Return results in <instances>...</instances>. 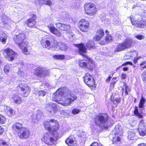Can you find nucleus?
<instances>
[{
    "instance_id": "61",
    "label": "nucleus",
    "mask_w": 146,
    "mask_h": 146,
    "mask_svg": "<svg viewBox=\"0 0 146 146\" xmlns=\"http://www.w3.org/2000/svg\"><path fill=\"white\" fill-rule=\"evenodd\" d=\"M137 146H146V144L145 143H142L138 144Z\"/></svg>"
},
{
    "instance_id": "21",
    "label": "nucleus",
    "mask_w": 146,
    "mask_h": 146,
    "mask_svg": "<svg viewBox=\"0 0 146 146\" xmlns=\"http://www.w3.org/2000/svg\"><path fill=\"white\" fill-rule=\"evenodd\" d=\"M36 15H35L33 14L32 18L28 19L26 22V23L28 27L32 28L33 26H34L36 24Z\"/></svg>"
},
{
    "instance_id": "3",
    "label": "nucleus",
    "mask_w": 146,
    "mask_h": 146,
    "mask_svg": "<svg viewBox=\"0 0 146 146\" xmlns=\"http://www.w3.org/2000/svg\"><path fill=\"white\" fill-rule=\"evenodd\" d=\"M58 132L55 133L49 131L46 133L44 135L42 141L46 144L51 145L54 144L56 139H57L59 136Z\"/></svg>"
},
{
    "instance_id": "15",
    "label": "nucleus",
    "mask_w": 146,
    "mask_h": 146,
    "mask_svg": "<svg viewBox=\"0 0 146 146\" xmlns=\"http://www.w3.org/2000/svg\"><path fill=\"white\" fill-rule=\"evenodd\" d=\"M84 79L85 83L89 86H93L95 84L93 78L88 73L86 74L84 77Z\"/></svg>"
},
{
    "instance_id": "33",
    "label": "nucleus",
    "mask_w": 146,
    "mask_h": 146,
    "mask_svg": "<svg viewBox=\"0 0 146 146\" xmlns=\"http://www.w3.org/2000/svg\"><path fill=\"white\" fill-rule=\"evenodd\" d=\"M79 28L80 30L82 32L87 31L88 30L89 26L87 25L79 24Z\"/></svg>"
},
{
    "instance_id": "19",
    "label": "nucleus",
    "mask_w": 146,
    "mask_h": 146,
    "mask_svg": "<svg viewBox=\"0 0 146 146\" xmlns=\"http://www.w3.org/2000/svg\"><path fill=\"white\" fill-rule=\"evenodd\" d=\"M47 27L49 30L53 34L59 37L61 35V34L57 29L54 27V25L52 23H50L48 25Z\"/></svg>"
},
{
    "instance_id": "46",
    "label": "nucleus",
    "mask_w": 146,
    "mask_h": 146,
    "mask_svg": "<svg viewBox=\"0 0 146 146\" xmlns=\"http://www.w3.org/2000/svg\"><path fill=\"white\" fill-rule=\"evenodd\" d=\"M141 56L137 57H135L133 59V62L134 64H136L138 62V61L141 58Z\"/></svg>"
},
{
    "instance_id": "13",
    "label": "nucleus",
    "mask_w": 146,
    "mask_h": 146,
    "mask_svg": "<svg viewBox=\"0 0 146 146\" xmlns=\"http://www.w3.org/2000/svg\"><path fill=\"white\" fill-rule=\"evenodd\" d=\"M30 133L29 130L25 127L22 128L18 132V136L21 139H27L29 136Z\"/></svg>"
},
{
    "instance_id": "54",
    "label": "nucleus",
    "mask_w": 146,
    "mask_h": 146,
    "mask_svg": "<svg viewBox=\"0 0 146 146\" xmlns=\"http://www.w3.org/2000/svg\"><path fill=\"white\" fill-rule=\"evenodd\" d=\"M117 82V81L111 82L110 85V87L111 88H113L115 87V85Z\"/></svg>"
},
{
    "instance_id": "37",
    "label": "nucleus",
    "mask_w": 146,
    "mask_h": 146,
    "mask_svg": "<svg viewBox=\"0 0 146 146\" xmlns=\"http://www.w3.org/2000/svg\"><path fill=\"white\" fill-rule=\"evenodd\" d=\"M54 59L57 60L63 59L65 58V56L64 55H57L53 56Z\"/></svg>"
},
{
    "instance_id": "16",
    "label": "nucleus",
    "mask_w": 146,
    "mask_h": 146,
    "mask_svg": "<svg viewBox=\"0 0 146 146\" xmlns=\"http://www.w3.org/2000/svg\"><path fill=\"white\" fill-rule=\"evenodd\" d=\"M3 54L6 58H10L11 61L13 60L15 58V55L14 52L9 48L6 49L4 50Z\"/></svg>"
},
{
    "instance_id": "5",
    "label": "nucleus",
    "mask_w": 146,
    "mask_h": 146,
    "mask_svg": "<svg viewBox=\"0 0 146 146\" xmlns=\"http://www.w3.org/2000/svg\"><path fill=\"white\" fill-rule=\"evenodd\" d=\"M135 43L132 39H126L122 42L118 44L115 49L114 52H119L130 48Z\"/></svg>"
},
{
    "instance_id": "29",
    "label": "nucleus",
    "mask_w": 146,
    "mask_h": 146,
    "mask_svg": "<svg viewBox=\"0 0 146 146\" xmlns=\"http://www.w3.org/2000/svg\"><path fill=\"white\" fill-rule=\"evenodd\" d=\"M7 113L10 117L12 115L15 114V112L14 110L11 108L8 107L7 108Z\"/></svg>"
},
{
    "instance_id": "41",
    "label": "nucleus",
    "mask_w": 146,
    "mask_h": 146,
    "mask_svg": "<svg viewBox=\"0 0 146 146\" xmlns=\"http://www.w3.org/2000/svg\"><path fill=\"white\" fill-rule=\"evenodd\" d=\"M6 121L5 117L1 115H0V123H4Z\"/></svg>"
},
{
    "instance_id": "7",
    "label": "nucleus",
    "mask_w": 146,
    "mask_h": 146,
    "mask_svg": "<svg viewBox=\"0 0 146 146\" xmlns=\"http://www.w3.org/2000/svg\"><path fill=\"white\" fill-rule=\"evenodd\" d=\"M44 126L45 128L49 131L55 133L57 132V130L59 127L58 122L54 119H51L50 121L45 122Z\"/></svg>"
},
{
    "instance_id": "63",
    "label": "nucleus",
    "mask_w": 146,
    "mask_h": 146,
    "mask_svg": "<svg viewBox=\"0 0 146 146\" xmlns=\"http://www.w3.org/2000/svg\"><path fill=\"white\" fill-rule=\"evenodd\" d=\"M111 78V76H109L106 80L107 82H110V80Z\"/></svg>"
},
{
    "instance_id": "10",
    "label": "nucleus",
    "mask_w": 146,
    "mask_h": 146,
    "mask_svg": "<svg viewBox=\"0 0 146 146\" xmlns=\"http://www.w3.org/2000/svg\"><path fill=\"white\" fill-rule=\"evenodd\" d=\"M109 116L107 113L101 114V127L102 129H107L108 128V121Z\"/></svg>"
},
{
    "instance_id": "35",
    "label": "nucleus",
    "mask_w": 146,
    "mask_h": 146,
    "mask_svg": "<svg viewBox=\"0 0 146 146\" xmlns=\"http://www.w3.org/2000/svg\"><path fill=\"white\" fill-rule=\"evenodd\" d=\"M121 100V98L119 97L112 100V102L113 104L115 105V107H117V104L120 102Z\"/></svg>"
},
{
    "instance_id": "20",
    "label": "nucleus",
    "mask_w": 146,
    "mask_h": 146,
    "mask_svg": "<svg viewBox=\"0 0 146 146\" xmlns=\"http://www.w3.org/2000/svg\"><path fill=\"white\" fill-rule=\"evenodd\" d=\"M66 143L69 146H76V141L73 135H70L66 140Z\"/></svg>"
},
{
    "instance_id": "23",
    "label": "nucleus",
    "mask_w": 146,
    "mask_h": 146,
    "mask_svg": "<svg viewBox=\"0 0 146 146\" xmlns=\"http://www.w3.org/2000/svg\"><path fill=\"white\" fill-rule=\"evenodd\" d=\"M13 130L16 132L20 131L22 128H23L22 127V125L19 123H16L12 126Z\"/></svg>"
},
{
    "instance_id": "51",
    "label": "nucleus",
    "mask_w": 146,
    "mask_h": 146,
    "mask_svg": "<svg viewBox=\"0 0 146 146\" xmlns=\"http://www.w3.org/2000/svg\"><path fill=\"white\" fill-rule=\"evenodd\" d=\"M43 3L49 5H50L52 4L51 1L49 0H44Z\"/></svg>"
},
{
    "instance_id": "17",
    "label": "nucleus",
    "mask_w": 146,
    "mask_h": 146,
    "mask_svg": "<svg viewBox=\"0 0 146 146\" xmlns=\"http://www.w3.org/2000/svg\"><path fill=\"white\" fill-rule=\"evenodd\" d=\"M130 20L132 24L139 28H143L146 26V21H143L142 22L138 21L132 19L130 17Z\"/></svg>"
},
{
    "instance_id": "31",
    "label": "nucleus",
    "mask_w": 146,
    "mask_h": 146,
    "mask_svg": "<svg viewBox=\"0 0 146 146\" xmlns=\"http://www.w3.org/2000/svg\"><path fill=\"white\" fill-rule=\"evenodd\" d=\"M146 101L145 99L142 96L140 99V101L138 105V108H143L144 107V104Z\"/></svg>"
},
{
    "instance_id": "27",
    "label": "nucleus",
    "mask_w": 146,
    "mask_h": 146,
    "mask_svg": "<svg viewBox=\"0 0 146 146\" xmlns=\"http://www.w3.org/2000/svg\"><path fill=\"white\" fill-rule=\"evenodd\" d=\"M133 113L135 115L137 116L139 118H142L143 117V115L139 111L138 108L136 106H135L134 107Z\"/></svg>"
},
{
    "instance_id": "56",
    "label": "nucleus",
    "mask_w": 146,
    "mask_h": 146,
    "mask_svg": "<svg viewBox=\"0 0 146 146\" xmlns=\"http://www.w3.org/2000/svg\"><path fill=\"white\" fill-rule=\"evenodd\" d=\"M56 27L57 28H60V29L61 30V29L62 28V27H63V24H62L60 23H56Z\"/></svg>"
},
{
    "instance_id": "34",
    "label": "nucleus",
    "mask_w": 146,
    "mask_h": 146,
    "mask_svg": "<svg viewBox=\"0 0 146 146\" xmlns=\"http://www.w3.org/2000/svg\"><path fill=\"white\" fill-rule=\"evenodd\" d=\"M70 29V26L69 25L63 24V27L61 29V30L66 31L67 32H69Z\"/></svg>"
},
{
    "instance_id": "55",
    "label": "nucleus",
    "mask_w": 146,
    "mask_h": 146,
    "mask_svg": "<svg viewBox=\"0 0 146 146\" xmlns=\"http://www.w3.org/2000/svg\"><path fill=\"white\" fill-rule=\"evenodd\" d=\"M100 33L99 32L98 34H97V35L96 36L95 40L96 41L99 40L100 39Z\"/></svg>"
},
{
    "instance_id": "60",
    "label": "nucleus",
    "mask_w": 146,
    "mask_h": 146,
    "mask_svg": "<svg viewBox=\"0 0 146 146\" xmlns=\"http://www.w3.org/2000/svg\"><path fill=\"white\" fill-rule=\"evenodd\" d=\"M104 35V33L103 31L101 29V39L103 37V36Z\"/></svg>"
},
{
    "instance_id": "6",
    "label": "nucleus",
    "mask_w": 146,
    "mask_h": 146,
    "mask_svg": "<svg viewBox=\"0 0 146 146\" xmlns=\"http://www.w3.org/2000/svg\"><path fill=\"white\" fill-rule=\"evenodd\" d=\"M26 38L25 35L23 33H19L18 34L15 35L13 37L14 41L21 49L27 44V42L25 41Z\"/></svg>"
},
{
    "instance_id": "52",
    "label": "nucleus",
    "mask_w": 146,
    "mask_h": 146,
    "mask_svg": "<svg viewBox=\"0 0 146 146\" xmlns=\"http://www.w3.org/2000/svg\"><path fill=\"white\" fill-rule=\"evenodd\" d=\"M24 46L23 49V53L26 54H29V52H28V49L27 47Z\"/></svg>"
},
{
    "instance_id": "36",
    "label": "nucleus",
    "mask_w": 146,
    "mask_h": 146,
    "mask_svg": "<svg viewBox=\"0 0 146 146\" xmlns=\"http://www.w3.org/2000/svg\"><path fill=\"white\" fill-rule=\"evenodd\" d=\"M86 45L89 48H92L94 46V43L93 41L90 40L87 42Z\"/></svg>"
},
{
    "instance_id": "28",
    "label": "nucleus",
    "mask_w": 146,
    "mask_h": 146,
    "mask_svg": "<svg viewBox=\"0 0 146 146\" xmlns=\"http://www.w3.org/2000/svg\"><path fill=\"white\" fill-rule=\"evenodd\" d=\"M127 138L129 140H135L137 138V136L134 132H129L128 133Z\"/></svg>"
},
{
    "instance_id": "59",
    "label": "nucleus",
    "mask_w": 146,
    "mask_h": 146,
    "mask_svg": "<svg viewBox=\"0 0 146 146\" xmlns=\"http://www.w3.org/2000/svg\"><path fill=\"white\" fill-rule=\"evenodd\" d=\"M90 146H99V145L98 143L96 142L93 143Z\"/></svg>"
},
{
    "instance_id": "38",
    "label": "nucleus",
    "mask_w": 146,
    "mask_h": 146,
    "mask_svg": "<svg viewBox=\"0 0 146 146\" xmlns=\"http://www.w3.org/2000/svg\"><path fill=\"white\" fill-rule=\"evenodd\" d=\"M79 24H81L84 25H87L89 26V23L88 21L86 20L85 19H82L79 22Z\"/></svg>"
},
{
    "instance_id": "50",
    "label": "nucleus",
    "mask_w": 146,
    "mask_h": 146,
    "mask_svg": "<svg viewBox=\"0 0 146 146\" xmlns=\"http://www.w3.org/2000/svg\"><path fill=\"white\" fill-rule=\"evenodd\" d=\"M124 86L125 87V92L126 95H127L128 94V87L126 83L125 82L123 84Z\"/></svg>"
},
{
    "instance_id": "22",
    "label": "nucleus",
    "mask_w": 146,
    "mask_h": 146,
    "mask_svg": "<svg viewBox=\"0 0 146 146\" xmlns=\"http://www.w3.org/2000/svg\"><path fill=\"white\" fill-rule=\"evenodd\" d=\"M11 98L13 102L17 104H20L22 102V100L21 97L19 96L14 95L12 96Z\"/></svg>"
},
{
    "instance_id": "4",
    "label": "nucleus",
    "mask_w": 146,
    "mask_h": 146,
    "mask_svg": "<svg viewBox=\"0 0 146 146\" xmlns=\"http://www.w3.org/2000/svg\"><path fill=\"white\" fill-rule=\"evenodd\" d=\"M57 41L54 38L49 36L43 37L41 41V44L45 48L50 49V48L55 47L56 45Z\"/></svg>"
},
{
    "instance_id": "64",
    "label": "nucleus",
    "mask_w": 146,
    "mask_h": 146,
    "mask_svg": "<svg viewBox=\"0 0 146 146\" xmlns=\"http://www.w3.org/2000/svg\"><path fill=\"white\" fill-rule=\"evenodd\" d=\"M129 69V68L128 67H124L123 68V71H127Z\"/></svg>"
},
{
    "instance_id": "32",
    "label": "nucleus",
    "mask_w": 146,
    "mask_h": 146,
    "mask_svg": "<svg viewBox=\"0 0 146 146\" xmlns=\"http://www.w3.org/2000/svg\"><path fill=\"white\" fill-rule=\"evenodd\" d=\"M42 113H38L36 115L35 114H33L31 116V118L33 120L35 119L38 120L41 118V117L42 116Z\"/></svg>"
},
{
    "instance_id": "49",
    "label": "nucleus",
    "mask_w": 146,
    "mask_h": 146,
    "mask_svg": "<svg viewBox=\"0 0 146 146\" xmlns=\"http://www.w3.org/2000/svg\"><path fill=\"white\" fill-rule=\"evenodd\" d=\"M66 35L70 40H72L73 39V35L72 33H70V32H68Z\"/></svg>"
},
{
    "instance_id": "58",
    "label": "nucleus",
    "mask_w": 146,
    "mask_h": 146,
    "mask_svg": "<svg viewBox=\"0 0 146 146\" xmlns=\"http://www.w3.org/2000/svg\"><path fill=\"white\" fill-rule=\"evenodd\" d=\"M4 128L1 126H0V135H1L4 132Z\"/></svg>"
},
{
    "instance_id": "2",
    "label": "nucleus",
    "mask_w": 146,
    "mask_h": 146,
    "mask_svg": "<svg viewBox=\"0 0 146 146\" xmlns=\"http://www.w3.org/2000/svg\"><path fill=\"white\" fill-rule=\"evenodd\" d=\"M77 47L79 49V53L81 55L83 56L86 59L80 60L79 64L81 67H86L90 71L93 70V68L91 65L93 64V61L90 58H88L84 54L87 51V49L85 45L81 43L77 45Z\"/></svg>"
},
{
    "instance_id": "62",
    "label": "nucleus",
    "mask_w": 146,
    "mask_h": 146,
    "mask_svg": "<svg viewBox=\"0 0 146 146\" xmlns=\"http://www.w3.org/2000/svg\"><path fill=\"white\" fill-rule=\"evenodd\" d=\"M146 64L145 61H143L140 63L139 64V65L140 66H141L145 65Z\"/></svg>"
},
{
    "instance_id": "26",
    "label": "nucleus",
    "mask_w": 146,
    "mask_h": 146,
    "mask_svg": "<svg viewBox=\"0 0 146 146\" xmlns=\"http://www.w3.org/2000/svg\"><path fill=\"white\" fill-rule=\"evenodd\" d=\"M7 39V35L4 32L0 31V41L3 44H5Z\"/></svg>"
},
{
    "instance_id": "47",
    "label": "nucleus",
    "mask_w": 146,
    "mask_h": 146,
    "mask_svg": "<svg viewBox=\"0 0 146 146\" xmlns=\"http://www.w3.org/2000/svg\"><path fill=\"white\" fill-rule=\"evenodd\" d=\"M135 37L137 39L140 40L145 38V36H144L140 35H139L135 36Z\"/></svg>"
},
{
    "instance_id": "43",
    "label": "nucleus",
    "mask_w": 146,
    "mask_h": 146,
    "mask_svg": "<svg viewBox=\"0 0 146 146\" xmlns=\"http://www.w3.org/2000/svg\"><path fill=\"white\" fill-rule=\"evenodd\" d=\"M60 114L64 117H67L68 116V114L64 110H62L60 111Z\"/></svg>"
},
{
    "instance_id": "30",
    "label": "nucleus",
    "mask_w": 146,
    "mask_h": 146,
    "mask_svg": "<svg viewBox=\"0 0 146 146\" xmlns=\"http://www.w3.org/2000/svg\"><path fill=\"white\" fill-rule=\"evenodd\" d=\"M146 101L145 99L142 96L140 99V101L138 105V108H143L144 107V104Z\"/></svg>"
},
{
    "instance_id": "14",
    "label": "nucleus",
    "mask_w": 146,
    "mask_h": 146,
    "mask_svg": "<svg viewBox=\"0 0 146 146\" xmlns=\"http://www.w3.org/2000/svg\"><path fill=\"white\" fill-rule=\"evenodd\" d=\"M137 129L141 136H143L146 135V127L143 120H141L139 122Z\"/></svg>"
},
{
    "instance_id": "9",
    "label": "nucleus",
    "mask_w": 146,
    "mask_h": 146,
    "mask_svg": "<svg viewBox=\"0 0 146 146\" xmlns=\"http://www.w3.org/2000/svg\"><path fill=\"white\" fill-rule=\"evenodd\" d=\"M85 13L91 16L94 15L96 13V10L95 5L91 3H87L84 5Z\"/></svg>"
},
{
    "instance_id": "44",
    "label": "nucleus",
    "mask_w": 146,
    "mask_h": 146,
    "mask_svg": "<svg viewBox=\"0 0 146 146\" xmlns=\"http://www.w3.org/2000/svg\"><path fill=\"white\" fill-rule=\"evenodd\" d=\"M46 92L43 90H40L38 92V94L39 96H44L46 94Z\"/></svg>"
},
{
    "instance_id": "8",
    "label": "nucleus",
    "mask_w": 146,
    "mask_h": 146,
    "mask_svg": "<svg viewBox=\"0 0 146 146\" xmlns=\"http://www.w3.org/2000/svg\"><path fill=\"white\" fill-rule=\"evenodd\" d=\"M16 89L18 90H20L22 96L25 97H27L31 91L30 87L25 84H19L16 87Z\"/></svg>"
},
{
    "instance_id": "11",
    "label": "nucleus",
    "mask_w": 146,
    "mask_h": 146,
    "mask_svg": "<svg viewBox=\"0 0 146 146\" xmlns=\"http://www.w3.org/2000/svg\"><path fill=\"white\" fill-rule=\"evenodd\" d=\"M57 106L56 104L53 103H48L46 105V110L50 113V114H55L57 110Z\"/></svg>"
},
{
    "instance_id": "24",
    "label": "nucleus",
    "mask_w": 146,
    "mask_h": 146,
    "mask_svg": "<svg viewBox=\"0 0 146 146\" xmlns=\"http://www.w3.org/2000/svg\"><path fill=\"white\" fill-rule=\"evenodd\" d=\"M121 138L119 135L118 133L115 134L112 140L113 144L120 143L121 142Z\"/></svg>"
},
{
    "instance_id": "42",
    "label": "nucleus",
    "mask_w": 146,
    "mask_h": 146,
    "mask_svg": "<svg viewBox=\"0 0 146 146\" xmlns=\"http://www.w3.org/2000/svg\"><path fill=\"white\" fill-rule=\"evenodd\" d=\"M18 73V75L21 76H24L25 75V73L21 68L19 69Z\"/></svg>"
},
{
    "instance_id": "25",
    "label": "nucleus",
    "mask_w": 146,
    "mask_h": 146,
    "mask_svg": "<svg viewBox=\"0 0 146 146\" xmlns=\"http://www.w3.org/2000/svg\"><path fill=\"white\" fill-rule=\"evenodd\" d=\"M56 43L55 47H57L58 46L60 50L64 51H65L67 49L68 47L66 44L61 42H58L57 41Z\"/></svg>"
},
{
    "instance_id": "18",
    "label": "nucleus",
    "mask_w": 146,
    "mask_h": 146,
    "mask_svg": "<svg viewBox=\"0 0 146 146\" xmlns=\"http://www.w3.org/2000/svg\"><path fill=\"white\" fill-rule=\"evenodd\" d=\"M106 36L104 40H101V45H104L107 43L111 42L113 40V37L109 34L108 31L106 30L105 31Z\"/></svg>"
},
{
    "instance_id": "40",
    "label": "nucleus",
    "mask_w": 146,
    "mask_h": 146,
    "mask_svg": "<svg viewBox=\"0 0 146 146\" xmlns=\"http://www.w3.org/2000/svg\"><path fill=\"white\" fill-rule=\"evenodd\" d=\"M0 146H9V144L3 139H0Z\"/></svg>"
},
{
    "instance_id": "57",
    "label": "nucleus",
    "mask_w": 146,
    "mask_h": 146,
    "mask_svg": "<svg viewBox=\"0 0 146 146\" xmlns=\"http://www.w3.org/2000/svg\"><path fill=\"white\" fill-rule=\"evenodd\" d=\"M126 77V75L122 73L121 76V80L125 79Z\"/></svg>"
},
{
    "instance_id": "1",
    "label": "nucleus",
    "mask_w": 146,
    "mask_h": 146,
    "mask_svg": "<svg viewBox=\"0 0 146 146\" xmlns=\"http://www.w3.org/2000/svg\"><path fill=\"white\" fill-rule=\"evenodd\" d=\"M64 91V89L62 88L58 89L53 94L52 100L62 105L66 106L70 105V103L75 100L77 97L75 95L70 94L67 96V99L65 100V98L63 96Z\"/></svg>"
},
{
    "instance_id": "48",
    "label": "nucleus",
    "mask_w": 146,
    "mask_h": 146,
    "mask_svg": "<svg viewBox=\"0 0 146 146\" xmlns=\"http://www.w3.org/2000/svg\"><path fill=\"white\" fill-rule=\"evenodd\" d=\"M127 64H129L131 66H133V64L131 61H127L123 63L119 68L121 66H123Z\"/></svg>"
},
{
    "instance_id": "53",
    "label": "nucleus",
    "mask_w": 146,
    "mask_h": 146,
    "mask_svg": "<svg viewBox=\"0 0 146 146\" xmlns=\"http://www.w3.org/2000/svg\"><path fill=\"white\" fill-rule=\"evenodd\" d=\"M80 110L78 109H74L72 110V113L73 114H76L79 113Z\"/></svg>"
},
{
    "instance_id": "45",
    "label": "nucleus",
    "mask_w": 146,
    "mask_h": 146,
    "mask_svg": "<svg viewBox=\"0 0 146 146\" xmlns=\"http://www.w3.org/2000/svg\"><path fill=\"white\" fill-rule=\"evenodd\" d=\"M10 70V67L8 65H6L4 67V71L6 73H7Z\"/></svg>"
},
{
    "instance_id": "12",
    "label": "nucleus",
    "mask_w": 146,
    "mask_h": 146,
    "mask_svg": "<svg viewBox=\"0 0 146 146\" xmlns=\"http://www.w3.org/2000/svg\"><path fill=\"white\" fill-rule=\"evenodd\" d=\"M48 72V70L45 68L38 67L36 68L34 72V74L38 76L43 77L46 75Z\"/></svg>"
},
{
    "instance_id": "39",
    "label": "nucleus",
    "mask_w": 146,
    "mask_h": 146,
    "mask_svg": "<svg viewBox=\"0 0 146 146\" xmlns=\"http://www.w3.org/2000/svg\"><path fill=\"white\" fill-rule=\"evenodd\" d=\"M94 121L96 125H98L99 126L100 125V117L99 116L98 117H96L94 119Z\"/></svg>"
}]
</instances>
